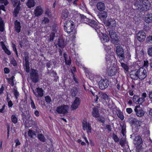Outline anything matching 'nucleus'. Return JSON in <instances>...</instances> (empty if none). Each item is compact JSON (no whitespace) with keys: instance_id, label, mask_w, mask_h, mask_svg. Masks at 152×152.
<instances>
[{"instance_id":"52","label":"nucleus","mask_w":152,"mask_h":152,"mask_svg":"<svg viewBox=\"0 0 152 152\" xmlns=\"http://www.w3.org/2000/svg\"><path fill=\"white\" fill-rule=\"evenodd\" d=\"M13 93L14 95L15 96L16 99H18V97L19 95V92H18V91L15 89H14L13 90Z\"/></svg>"},{"instance_id":"20","label":"nucleus","mask_w":152,"mask_h":152,"mask_svg":"<svg viewBox=\"0 0 152 152\" xmlns=\"http://www.w3.org/2000/svg\"><path fill=\"white\" fill-rule=\"evenodd\" d=\"M78 89L76 87H73L71 89L70 93L72 97L76 96L78 94Z\"/></svg>"},{"instance_id":"47","label":"nucleus","mask_w":152,"mask_h":152,"mask_svg":"<svg viewBox=\"0 0 152 152\" xmlns=\"http://www.w3.org/2000/svg\"><path fill=\"white\" fill-rule=\"evenodd\" d=\"M121 66L126 71L128 70L129 68L127 65L124 63H121Z\"/></svg>"},{"instance_id":"56","label":"nucleus","mask_w":152,"mask_h":152,"mask_svg":"<svg viewBox=\"0 0 152 152\" xmlns=\"http://www.w3.org/2000/svg\"><path fill=\"white\" fill-rule=\"evenodd\" d=\"M45 101L46 102L50 103L51 102V99L49 96H47L45 97Z\"/></svg>"},{"instance_id":"60","label":"nucleus","mask_w":152,"mask_h":152,"mask_svg":"<svg viewBox=\"0 0 152 152\" xmlns=\"http://www.w3.org/2000/svg\"><path fill=\"white\" fill-rule=\"evenodd\" d=\"M0 3H4L5 6H6L9 3L7 0H0Z\"/></svg>"},{"instance_id":"13","label":"nucleus","mask_w":152,"mask_h":152,"mask_svg":"<svg viewBox=\"0 0 152 152\" xmlns=\"http://www.w3.org/2000/svg\"><path fill=\"white\" fill-rule=\"evenodd\" d=\"M15 28V31L18 33H19L21 31V27L20 22L17 20H16L14 22Z\"/></svg>"},{"instance_id":"62","label":"nucleus","mask_w":152,"mask_h":152,"mask_svg":"<svg viewBox=\"0 0 152 152\" xmlns=\"http://www.w3.org/2000/svg\"><path fill=\"white\" fill-rule=\"evenodd\" d=\"M105 129H107L109 132H111L112 131V128L110 125H107Z\"/></svg>"},{"instance_id":"59","label":"nucleus","mask_w":152,"mask_h":152,"mask_svg":"<svg viewBox=\"0 0 152 152\" xmlns=\"http://www.w3.org/2000/svg\"><path fill=\"white\" fill-rule=\"evenodd\" d=\"M80 16L81 18L82 19H83V20L84 21L85 23H86V19H88V18H87L85 16H84L83 15L80 14Z\"/></svg>"},{"instance_id":"28","label":"nucleus","mask_w":152,"mask_h":152,"mask_svg":"<svg viewBox=\"0 0 152 152\" xmlns=\"http://www.w3.org/2000/svg\"><path fill=\"white\" fill-rule=\"evenodd\" d=\"M120 126L121 127V133L123 135V137H126V125L125 124H123L122 125L121 124H120Z\"/></svg>"},{"instance_id":"50","label":"nucleus","mask_w":152,"mask_h":152,"mask_svg":"<svg viewBox=\"0 0 152 152\" xmlns=\"http://www.w3.org/2000/svg\"><path fill=\"white\" fill-rule=\"evenodd\" d=\"M147 54L150 57H152V47H150L148 49Z\"/></svg>"},{"instance_id":"48","label":"nucleus","mask_w":152,"mask_h":152,"mask_svg":"<svg viewBox=\"0 0 152 152\" xmlns=\"http://www.w3.org/2000/svg\"><path fill=\"white\" fill-rule=\"evenodd\" d=\"M139 99V97L138 96L134 95L133 97V101L134 103L137 104Z\"/></svg>"},{"instance_id":"23","label":"nucleus","mask_w":152,"mask_h":152,"mask_svg":"<svg viewBox=\"0 0 152 152\" xmlns=\"http://www.w3.org/2000/svg\"><path fill=\"white\" fill-rule=\"evenodd\" d=\"M119 144L122 147H123L125 145L127 144L128 146H129L128 144V142L126 141V137H122L119 140Z\"/></svg>"},{"instance_id":"7","label":"nucleus","mask_w":152,"mask_h":152,"mask_svg":"<svg viewBox=\"0 0 152 152\" xmlns=\"http://www.w3.org/2000/svg\"><path fill=\"white\" fill-rule=\"evenodd\" d=\"M109 81L107 79H102L99 82V87L100 89L103 90L107 88L109 85Z\"/></svg>"},{"instance_id":"16","label":"nucleus","mask_w":152,"mask_h":152,"mask_svg":"<svg viewBox=\"0 0 152 152\" xmlns=\"http://www.w3.org/2000/svg\"><path fill=\"white\" fill-rule=\"evenodd\" d=\"M37 92L38 94L35 93V96L37 97L39 96L40 97H42L44 95V92L42 88H40L39 87L36 88Z\"/></svg>"},{"instance_id":"27","label":"nucleus","mask_w":152,"mask_h":152,"mask_svg":"<svg viewBox=\"0 0 152 152\" xmlns=\"http://www.w3.org/2000/svg\"><path fill=\"white\" fill-rule=\"evenodd\" d=\"M35 3L34 0H28L26 5L29 8H31L35 6Z\"/></svg>"},{"instance_id":"64","label":"nucleus","mask_w":152,"mask_h":152,"mask_svg":"<svg viewBox=\"0 0 152 152\" xmlns=\"http://www.w3.org/2000/svg\"><path fill=\"white\" fill-rule=\"evenodd\" d=\"M52 65V62L51 61H49L46 63V66L47 68H50Z\"/></svg>"},{"instance_id":"33","label":"nucleus","mask_w":152,"mask_h":152,"mask_svg":"<svg viewBox=\"0 0 152 152\" xmlns=\"http://www.w3.org/2000/svg\"><path fill=\"white\" fill-rule=\"evenodd\" d=\"M136 119L133 117L128 118L127 119L128 121L131 124V125L134 124L136 122Z\"/></svg>"},{"instance_id":"40","label":"nucleus","mask_w":152,"mask_h":152,"mask_svg":"<svg viewBox=\"0 0 152 152\" xmlns=\"http://www.w3.org/2000/svg\"><path fill=\"white\" fill-rule=\"evenodd\" d=\"M11 119L12 121L14 124L17 122L18 118L15 115H12L11 116Z\"/></svg>"},{"instance_id":"2","label":"nucleus","mask_w":152,"mask_h":152,"mask_svg":"<svg viewBox=\"0 0 152 152\" xmlns=\"http://www.w3.org/2000/svg\"><path fill=\"white\" fill-rule=\"evenodd\" d=\"M74 22L71 20L66 21L64 26V29L67 33L69 34L72 32L75 28Z\"/></svg>"},{"instance_id":"38","label":"nucleus","mask_w":152,"mask_h":152,"mask_svg":"<svg viewBox=\"0 0 152 152\" xmlns=\"http://www.w3.org/2000/svg\"><path fill=\"white\" fill-rule=\"evenodd\" d=\"M97 118L96 119V120L97 121L101 122L103 124H104L105 123V121L103 117H101L99 115L98 117H97Z\"/></svg>"},{"instance_id":"21","label":"nucleus","mask_w":152,"mask_h":152,"mask_svg":"<svg viewBox=\"0 0 152 152\" xmlns=\"http://www.w3.org/2000/svg\"><path fill=\"white\" fill-rule=\"evenodd\" d=\"M69 12L68 10L64 9L63 10L61 14V18L62 19L65 20L68 18Z\"/></svg>"},{"instance_id":"63","label":"nucleus","mask_w":152,"mask_h":152,"mask_svg":"<svg viewBox=\"0 0 152 152\" xmlns=\"http://www.w3.org/2000/svg\"><path fill=\"white\" fill-rule=\"evenodd\" d=\"M42 22L45 24L48 23L49 22V20L47 18H45L42 20Z\"/></svg>"},{"instance_id":"4","label":"nucleus","mask_w":152,"mask_h":152,"mask_svg":"<svg viewBox=\"0 0 152 152\" xmlns=\"http://www.w3.org/2000/svg\"><path fill=\"white\" fill-rule=\"evenodd\" d=\"M137 75L138 78L141 80H142L146 77V71L143 67H141L137 70Z\"/></svg>"},{"instance_id":"46","label":"nucleus","mask_w":152,"mask_h":152,"mask_svg":"<svg viewBox=\"0 0 152 152\" xmlns=\"http://www.w3.org/2000/svg\"><path fill=\"white\" fill-rule=\"evenodd\" d=\"M79 106L73 102L71 105V109L72 110H75L77 109L78 107Z\"/></svg>"},{"instance_id":"51","label":"nucleus","mask_w":152,"mask_h":152,"mask_svg":"<svg viewBox=\"0 0 152 152\" xmlns=\"http://www.w3.org/2000/svg\"><path fill=\"white\" fill-rule=\"evenodd\" d=\"M135 127L137 128L138 127L141 126V122L140 121H136V122L134 124Z\"/></svg>"},{"instance_id":"1","label":"nucleus","mask_w":152,"mask_h":152,"mask_svg":"<svg viewBox=\"0 0 152 152\" xmlns=\"http://www.w3.org/2000/svg\"><path fill=\"white\" fill-rule=\"evenodd\" d=\"M136 10L140 12H145L150 10L151 4L148 0H137L134 2Z\"/></svg>"},{"instance_id":"31","label":"nucleus","mask_w":152,"mask_h":152,"mask_svg":"<svg viewBox=\"0 0 152 152\" xmlns=\"http://www.w3.org/2000/svg\"><path fill=\"white\" fill-rule=\"evenodd\" d=\"M37 137L40 141L44 142L46 141V139L44 136L42 134H39L37 135Z\"/></svg>"},{"instance_id":"55","label":"nucleus","mask_w":152,"mask_h":152,"mask_svg":"<svg viewBox=\"0 0 152 152\" xmlns=\"http://www.w3.org/2000/svg\"><path fill=\"white\" fill-rule=\"evenodd\" d=\"M11 64H12L14 66H16L17 65V63L16 61L13 58H11Z\"/></svg>"},{"instance_id":"5","label":"nucleus","mask_w":152,"mask_h":152,"mask_svg":"<svg viewBox=\"0 0 152 152\" xmlns=\"http://www.w3.org/2000/svg\"><path fill=\"white\" fill-rule=\"evenodd\" d=\"M116 54L121 60L125 59L124 51L122 47L120 45L118 46L116 49Z\"/></svg>"},{"instance_id":"57","label":"nucleus","mask_w":152,"mask_h":152,"mask_svg":"<svg viewBox=\"0 0 152 152\" xmlns=\"http://www.w3.org/2000/svg\"><path fill=\"white\" fill-rule=\"evenodd\" d=\"M145 101V99H144V98H140L139 97V99H138L137 104H141Z\"/></svg>"},{"instance_id":"49","label":"nucleus","mask_w":152,"mask_h":152,"mask_svg":"<svg viewBox=\"0 0 152 152\" xmlns=\"http://www.w3.org/2000/svg\"><path fill=\"white\" fill-rule=\"evenodd\" d=\"M110 26L112 27H115L116 25V22L113 19H110Z\"/></svg>"},{"instance_id":"29","label":"nucleus","mask_w":152,"mask_h":152,"mask_svg":"<svg viewBox=\"0 0 152 152\" xmlns=\"http://www.w3.org/2000/svg\"><path fill=\"white\" fill-rule=\"evenodd\" d=\"M145 21L147 23H149L152 21V14L147 15L145 18Z\"/></svg>"},{"instance_id":"25","label":"nucleus","mask_w":152,"mask_h":152,"mask_svg":"<svg viewBox=\"0 0 152 152\" xmlns=\"http://www.w3.org/2000/svg\"><path fill=\"white\" fill-rule=\"evenodd\" d=\"M102 38H101V41L103 43L107 42L109 40L108 36L106 34H102Z\"/></svg>"},{"instance_id":"58","label":"nucleus","mask_w":152,"mask_h":152,"mask_svg":"<svg viewBox=\"0 0 152 152\" xmlns=\"http://www.w3.org/2000/svg\"><path fill=\"white\" fill-rule=\"evenodd\" d=\"M86 127H87V130H88L90 133L91 132V127L90 124L89 123L86 124Z\"/></svg>"},{"instance_id":"37","label":"nucleus","mask_w":152,"mask_h":152,"mask_svg":"<svg viewBox=\"0 0 152 152\" xmlns=\"http://www.w3.org/2000/svg\"><path fill=\"white\" fill-rule=\"evenodd\" d=\"M117 115L118 117L120 118L121 120H123L124 118V117L122 113L119 110L118 111Z\"/></svg>"},{"instance_id":"43","label":"nucleus","mask_w":152,"mask_h":152,"mask_svg":"<svg viewBox=\"0 0 152 152\" xmlns=\"http://www.w3.org/2000/svg\"><path fill=\"white\" fill-rule=\"evenodd\" d=\"M14 7L16 6L19 3H20L19 0H10Z\"/></svg>"},{"instance_id":"18","label":"nucleus","mask_w":152,"mask_h":152,"mask_svg":"<svg viewBox=\"0 0 152 152\" xmlns=\"http://www.w3.org/2000/svg\"><path fill=\"white\" fill-rule=\"evenodd\" d=\"M142 142V139L140 136H136L134 140V144L137 145H140Z\"/></svg>"},{"instance_id":"34","label":"nucleus","mask_w":152,"mask_h":152,"mask_svg":"<svg viewBox=\"0 0 152 152\" xmlns=\"http://www.w3.org/2000/svg\"><path fill=\"white\" fill-rule=\"evenodd\" d=\"M22 117L27 116L28 118V119H29V118H31V115L29 113V111H25V112H22L21 114Z\"/></svg>"},{"instance_id":"30","label":"nucleus","mask_w":152,"mask_h":152,"mask_svg":"<svg viewBox=\"0 0 152 152\" xmlns=\"http://www.w3.org/2000/svg\"><path fill=\"white\" fill-rule=\"evenodd\" d=\"M28 136L31 138H33L34 137H36V134H35V131L31 130L29 129V130L28 132Z\"/></svg>"},{"instance_id":"3","label":"nucleus","mask_w":152,"mask_h":152,"mask_svg":"<svg viewBox=\"0 0 152 152\" xmlns=\"http://www.w3.org/2000/svg\"><path fill=\"white\" fill-rule=\"evenodd\" d=\"M69 106L67 105L63 104L57 107L56 109V111L59 114L66 115L68 112Z\"/></svg>"},{"instance_id":"14","label":"nucleus","mask_w":152,"mask_h":152,"mask_svg":"<svg viewBox=\"0 0 152 152\" xmlns=\"http://www.w3.org/2000/svg\"><path fill=\"white\" fill-rule=\"evenodd\" d=\"M57 45L59 47L63 48L65 46L66 44L64 42V39L60 37L58 39Z\"/></svg>"},{"instance_id":"15","label":"nucleus","mask_w":152,"mask_h":152,"mask_svg":"<svg viewBox=\"0 0 152 152\" xmlns=\"http://www.w3.org/2000/svg\"><path fill=\"white\" fill-rule=\"evenodd\" d=\"M98 16L101 20H103L107 17V14L106 12L101 11L99 12Z\"/></svg>"},{"instance_id":"41","label":"nucleus","mask_w":152,"mask_h":152,"mask_svg":"<svg viewBox=\"0 0 152 152\" xmlns=\"http://www.w3.org/2000/svg\"><path fill=\"white\" fill-rule=\"evenodd\" d=\"M112 138L115 142H117L119 141V139L118 137L114 133H113V134Z\"/></svg>"},{"instance_id":"53","label":"nucleus","mask_w":152,"mask_h":152,"mask_svg":"<svg viewBox=\"0 0 152 152\" xmlns=\"http://www.w3.org/2000/svg\"><path fill=\"white\" fill-rule=\"evenodd\" d=\"M142 149L143 148L141 146L138 145L136 147V152H140L142 151Z\"/></svg>"},{"instance_id":"22","label":"nucleus","mask_w":152,"mask_h":152,"mask_svg":"<svg viewBox=\"0 0 152 152\" xmlns=\"http://www.w3.org/2000/svg\"><path fill=\"white\" fill-rule=\"evenodd\" d=\"M64 57L65 60V64L67 65H70L71 64V60L70 56L69 58H67V55L66 53H64Z\"/></svg>"},{"instance_id":"61","label":"nucleus","mask_w":152,"mask_h":152,"mask_svg":"<svg viewBox=\"0 0 152 152\" xmlns=\"http://www.w3.org/2000/svg\"><path fill=\"white\" fill-rule=\"evenodd\" d=\"M146 39L147 42H150L152 43V36H149Z\"/></svg>"},{"instance_id":"42","label":"nucleus","mask_w":152,"mask_h":152,"mask_svg":"<svg viewBox=\"0 0 152 152\" xmlns=\"http://www.w3.org/2000/svg\"><path fill=\"white\" fill-rule=\"evenodd\" d=\"M73 102L79 106L80 103V99L79 98L76 97H75V99Z\"/></svg>"},{"instance_id":"36","label":"nucleus","mask_w":152,"mask_h":152,"mask_svg":"<svg viewBox=\"0 0 152 152\" xmlns=\"http://www.w3.org/2000/svg\"><path fill=\"white\" fill-rule=\"evenodd\" d=\"M55 37V33L54 32L51 33L49 36V38L48 39V41L49 42L53 41Z\"/></svg>"},{"instance_id":"17","label":"nucleus","mask_w":152,"mask_h":152,"mask_svg":"<svg viewBox=\"0 0 152 152\" xmlns=\"http://www.w3.org/2000/svg\"><path fill=\"white\" fill-rule=\"evenodd\" d=\"M96 6L98 9L100 11H103L105 8L104 4L102 2H98Z\"/></svg>"},{"instance_id":"44","label":"nucleus","mask_w":152,"mask_h":152,"mask_svg":"<svg viewBox=\"0 0 152 152\" xmlns=\"http://www.w3.org/2000/svg\"><path fill=\"white\" fill-rule=\"evenodd\" d=\"M112 42L114 44H117L118 42V38L117 37L111 38Z\"/></svg>"},{"instance_id":"54","label":"nucleus","mask_w":152,"mask_h":152,"mask_svg":"<svg viewBox=\"0 0 152 152\" xmlns=\"http://www.w3.org/2000/svg\"><path fill=\"white\" fill-rule=\"evenodd\" d=\"M30 99L31 100V107L33 109H36V107L35 106V104L32 99V98H30Z\"/></svg>"},{"instance_id":"12","label":"nucleus","mask_w":152,"mask_h":152,"mask_svg":"<svg viewBox=\"0 0 152 152\" xmlns=\"http://www.w3.org/2000/svg\"><path fill=\"white\" fill-rule=\"evenodd\" d=\"M99 107L96 106L93 108L92 114L94 117L97 118L99 116L100 114L99 111Z\"/></svg>"},{"instance_id":"39","label":"nucleus","mask_w":152,"mask_h":152,"mask_svg":"<svg viewBox=\"0 0 152 152\" xmlns=\"http://www.w3.org/2000/svg\"><path fill=\"white\" fill-rule=\"evenodd\" d=\"M28 123V126L29 127H31L34 125L35 124V122L31 118H29Z\"/></svg>"},{"instance_id":"10","label":"nucleus","mask_w":152,"mask_h":152,"mask_svg":"<svg viewBox=\"0 0 152 152\" xmlns=\"http://www.w3.org/2000/svg\"><path fill=\"white\" fill-rule=\"evenodd\" d=\"M139 109L137 108H135L134 110L136 113V115L139 117H141L143 116L145 114L144 110L141 108H139Z\"/></svg>"},{"instance_id":"9","label":"nucleus","mask_w":152,"mask_h":152,"mask_svg":"<svg viewBox=\"0 0 152 152\" xmlns=\"http://www.w3.org/2000/svg\"><path fill=\"white\" fill-rule=\"evenodd\" d=\"M86 19V23L87 24L95 29L98 28V23L96 21L94 20L89 19Z\"/></svg>"},{"instance_id":"6","label":"nucleus","mask_w":152,"mask_h":152,"mask_svg":"<svg viewBox=\"0 0 152 152\" xmlns=\"http://www.w3.org/2000/svg\"><path fill=\"white\" fill-rule=\"evenodd\" d=\"M30 74L32 81L34 83L37 82L39 79L38 71L36 69H32Z\"/></svg>"},{"instance_id":"24","label":"nucleus","mask_w":152,"mask_h":152,"mask_svg":"<svg viewBox=\"0 0 152 152\" xmlns=\"http://www.w3.org/2000/svg\"><path fill=\"white\" fill-rule=\"evenodd\" d=\"M99 97L102 99H104L105 100H108L109 99V96L107 94L105 93L104 92H101L99 93Z\"/></svg>"},{"instance_id":"45","label":"nucleus","mask_w":152,"mask_h":152,"mask_svg":"<svg viewBox=\"0 0 152 152\" xmlns=\"http://www.w3.org/2000/svg\"><path fill=\"white\" fill-rule=\"evenodd\" d=\"M130 77L132 79L134 80L137 79V72L134 74H133L132 72H130Z\"/></svg>"},{"instance_id":"19","label":"nucleus","mask_w":152,"mask_h":152,"mask_svg":"<svg viewBox=\"0 0 152 152\" xmlns=\"http://www.w3.org/2000/svg\"><path fill=\"white\" fill-rule=\"evenodd\" d=\"M21 5L20 3H19L17 4L16 7L14 9L13 11V14L14 15L15 17L18 16V14L19 13V11L21 9L20 5Z\"/></svg>"},{"instance_id":"8","label":"nucleus","mask_w":152,"mask_h":152,"mask_svg":"<svg viewBox=\"0 0 152 152\" xmlns=\"http://www.w3.org/2000/svg\"><path fill=\"white\" fill-rule=\"evenodd\" d=\"M145 33L143 31H140L137 34V39L139 42H142L145 39Z\"/></svg>"},{"instance_id":"32","label":"nucleus","mask_w":152,"mask_h":152,"mask_svg":"<svg viewBox=\"0 0 152 152\" xmlns=\"http://www.w3.org/2000/svg\"><path fill=\"white\" fill-rule=\"evenodd\" d=\"M109 33L111 38L116 37V33L112 30H109Z\"/></svg>"},{"instance_id":"11","label":"nucleus","mask_w":152,"mask_h":152,"mask_svg":"<svg viewBox=\"0 0 152 152\" xmlns=\"http://www.w3.org/2000/svg\"><path fill=\"white\" fill-rule=\"evenodd\" d=\"M43 10L40 6H37L34 10V14L35 16H39L42 13Z\"/></svg>"},{"instance_id":"35","label":"nucleus","mask_w":152,"mask_h":152,"mask_svg":"<svg viewBox=\"0 0 152 152\" xmlns=\"http://www.w3.org/2000/svg\"><path fill=\"white\" fill-rule=\"evenodd\" d=\"M47 73L48 75H49L50 76H51V74L53 76H54L56 75H57V73L54 70L51 69L50 70L48 69Z\"/></svg>"},{"instance_id":"26","label":"nucleus","mask_w":152,"mask_h":152,"mask_svg":"<svg viewBox=\"0 0 152 152\" xmlns=\"http://www.w3.org/2000/svg\"><path fill=\"white\" fill-rule=\"evenodd\" d=\"M117 73L116 69L114 67H112L111 69H110L108 72L109 75L112 76L114 75Z\"/></svg>"}]
</instances>
